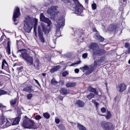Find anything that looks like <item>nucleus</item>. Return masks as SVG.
<instances>
[{
	"label": "nucleus",
	"instance_id": "obj_57",
	"mask_svg": "<svg viewBox=\"0 0 130 130\" xmlns=\"http://www.w3.org/2000/svg\"><path fill=\"white\" fill-rule=\"evenodd\" d=\"M3 76L2 75H0V82L2 80V78Z\"/></svg>",
	"mask_w": 130,
	"mask_h": 130
},
{
	"label": "nucleus",
	"instance_id": "obj_32",
	"mask_svg": "<svg viewBox=\"0 0 130 130\" xmlns=\"http://www.w3.org/2000/svg\"><path fill=\"white\" fill-rule=\"evenodd\" d=\"M94 96V95L92 93H90L89 95H87V98L88 99H90L93 97Z\"/></svg>",
	"mask_w": 130,
	"mask_h": 130
},
{
	"label": "nucleus",
	"instance_id": "obj_59",
	"mask_svg": "<svg viewBox=\"0 0 130 130\" xmlns=\"http://www.w3.org/2000/svg\"><path fill=\"white\" fill-rule=\"evenodd\" d=\"M70 123H71L73 125H74L75 124V123H74L71 122H70Z\"/></svg>",
	"mask_w": 130,
	"mask_h": 130
},
{
	"label": "nucleus",
	"instance_id": "obj_41",
	"mask_svg": "<svg viewBox=\"0 0 130 130\" xmlns=\"http://www.w3.org/2000/svg\"><path fill=\"white\" fill-rule=\"evenodd\" d=\"M55 70V71H56L60 67V66L59 65L53 67Z\"/></svg>",
	"mask_w": 130,
	"mask_h": 130
},
{
	"label": "nucleus",
	"instance_id": "obj_26",
	"mask_svg": "<svg viewBox=\"0 0 130 130\" xmlns=\"http://www.w3.org/2000/svg\"><path fill=\"white\" fill-rule=\"evenodd\" d=\"M56 28V32L55 34V36L58 37L61 36L60 32V28Z\"/></svg>",
	"mask_w": 130,
	"mask_h": 130
},
{
	"label": "nucleus",
	"instance_id": "obj_55",
	"mask_svg": "<svg viewBox=\"0 0 130 130\" xmlns=\"http://www.w3.org/2000/svg\"><path fill=\"white\" fill-rule=\"evenodd\" d=\"M130 53V47H129L128 49V51H127L125 52V53L126 54H129Z\"/></svg>",
	"mask_w": 130,
	"mask_h": 130
},
{
	"label": "nucleus",
	"instance_id": "obj_35",
	"mask_svg": "<svg viewBox=\"0 0 130 130\" xmlns=\"http://www.w3.org/2000/svg\"><path fill=\"white\" fill-rule=\"evenodd\" d=\"M6 121V122L5 124L6 126L5 127H7L10 126L11 124V123L10 122V121L8 120H7V119Z\"/></svg>",
	"mask_w": 130,
	"mask_h": 130
},
{
	"label": "nucleus",
	"instance_id": "obj_30",
	"mask_svg": "<svg viewBox=\"0 0 130 130\" xmlns=\"http://www.w3.org/2000/svg\"><path fill=\"white\" fill-rule=\"evenodd\" d=\"M116 28V26H115L113 25H110L109 27L108 30L110 31H112L114 30V28Z\"/></svg>",
	"mask_w": 130,
	"mask_h": 130
},
{
	"label": "nucleus",
	"instance_id": "obj_25",
	"mask_svg": "<svg viewBox=\"0 0 130 130\" xmlns=\"http://www.w3.org/2000/svg\"><path fill=\"white\" fill-rule=\"evenodd\" d=\"M77 127L79 130H87L85 127L79 124H77Z\"/></svg>",
	"mask_w": 130,
	"mask_h": 130
},
{
	"label": "nucleus",
	"instance_id": "obj_34",
	"mask_svg": "<svg viewBox=\"0 0 130 130\" xmlns=\"http://www.w3.org/2000/svg\"><path fill=\"white\" fill-rule=\"evenodd\" d=\"M17 99L16 98H14L13 100H12L11 101L10 103L11 105H15L17 101Z\"/></svg>",
	"mask_w": 130,
	"mask_h": 130
},
{
	"label": "nucleus",
	"instance_id": "obj_9",
	"mask_svg": "<svg viewBox=\"0 0 130 130\" xmlns=\"http://www.w3.org/2000/svg\"><path fill=\"white\" fill-rule=\"evenodd\" d=\"M83 72L86 71V74L87 75L91 73L94 70L93 67L92 66H89L88 67L87 66H84L80 68Z\"/></svg>",
	"mask_w": 130,
	"mask_h": 130
},
{
	"label": "nucleus",
	"instance_id": "obj_54",
	"mask_svg": "<svg viewBox=\"0 0 130 130\" xmlns=\"http://www.w3.org/2000/svg\"><path fill=\"white\" fill-rule=\"evenodd\" d=\"M79 70L78 69H76L74 70V71L76 73H78L79 72Z\"/></svg>",
	"mask_w": 130,
	"mask_h": 130
},
{
	"label": "nucleus",
	"instance_id": "obj_20",
	"mask_svg": "<svg viewBox=\"0 0 130 130\" xmlns=\"http://www.w3.org/2000/svg\"><path fill=\"white\" fill-rule=\"evenodd\" d=\"M34 21V31L35 32V35L37 36V33L36 32V28L37 26V25L38 20L36 19L35 18L34 19L33 21Z\"/></svg>",
	"mask_w": 130,
	"mask_h": 130
},
{
	"label": "nucleus",
	"instance_id": "obj_37",
	"mask_svg": "<svg viewBox=\"0 0 130 130\" xmlns=\"http://www.w3.org/2000/svg\"><path fill=\"white\" fill-rule=\"evenodd\" d=\"M32 94L31 93H29L27 95V98L28 99H31L32 97Z\"/></svg>",
	"mask_w": 130,
	"mask_h": 130
},
{
	"label": "nucleus",
	"instance_id": "obj_22",
	"mask_svg": "<svg viewBox=\"0 0 130 130\" xmlns=\"http://www.w3.org/2000/svg\"><path fill=\"white\" fill-rule=\"evenodd\" d=\"M20 120V118H17L15 120H13V122L12 123V125H14L18 124Z\"/></svg>",
	"mask_w": 130,
	"mask_h": 130
},
{
	"label": "nucleus",
	"instance_id": "obj_31",
	"mask_svg": "<svg viewBox=\"0 0 130 130\" xmlns=\"http://www.w3.org/2000/svg\"><path fill=\"white\" fill-rule=\"evenodd\" d=\"M57 82L54 79H53L51 81V83L54 85H56L57 84Z\"/></svg>",
	"mask_w": 130,
	"mask_h": 130
},
{
	"label": "nucleus",
	"instance_id": "obj_38",
	"mask_svg": "<svg viewBox=\"0 0 130 130\" xmlns=\"http://www.w3.org/2000/svg\"><path fill=\"white\" fill-rule=\"evenodd\" d=\"M111 117V114L109 112H108L106 116V118L107 119H109Z\"/></svg>",
	"mask_w": 130,
	"mask_h": 130
},
{
	"label": "nucleus",
	"instance_id": "obj_3",
	"mask_svg": "<svg viewBox=\"0 0 130 130\" xmlns=\"http://www.w3.org/2000/svg\"><path fill=\"white\" fill-rule=\"evenodd\" d=\"M25 118L22 123V125L25 128L31 129L34 128V126L35 122L32 120L27 118L26 116L25 117Z\"/></svg>",
	"mask_w": 130,
	"mask_h": 130
},
{
	"label": "nucleus",
	"instance_id": "obj_53",
	"mask_svg": "<svg viewBox=\"0 0 130 130\" xmlns=\"http://www.w3.org/2000/svg\"><path fill=\"white\" fill-rule=\"evenodd\" d=\"M93 30L95 32V33H94V34H96V33H98V31L95 28H94L93 29Z\"/></svg>",
	"mask_w": 130,
	"mask_h": 130
},
{
	"label": "nucleus",
	"instance_id": "obj_62",
	"mask_svg": "<svg viewBox=\"0 0 130 130\" xmlns=\"http://www.w3.org/2000/svg\"><path fill=\"white\" fill-rule=\"evenodd\" d=\"M88 0H85L86 3H87L88 2Z\"/></svg>",
	"mask_w": 130,
	"mask_h": 130
},
{
	"label": "nucleus",
	"instance_id": "obj_19",
	"mask_svg": "<svg viewBox=\"0 0 130 130\" xmlns=\"http://www.w3.org/2000/svg\"><path fill=\"white\" fill-rule=\"evenodd\" d=\"M39 60L38 59L35 60L33 65L35 69H38L39 67Z\"/></svg>",
	"mask_w": 130,
	"mask_h": 130
},
{
	"label": "nucleus",
	"instance_id": "obj_23",
	"mask_svg": "<svg viewBox=\"0 0 130 130\" xmlns=\"http://www.w3.org/2000/svg\"><path fill=\"white\" fill-rule=\"evenodd\" d=\"M76 85V84L75 83L70 82L67 83L66 85V86L68 87H72Z\"/></svg>",
	"mask_w": 130,
	"mask_h": 130
},
{
	"label": "nucleus",
	"instance_id": "obj_52",
	"mask_svg": "<svg viewBox=\"0 0 130 130\" xmlns=\"http://www.w3.org/2000/svg\"><path fill=\"white\" fill-rule=\"evenodd\" d=\"M129 45V44L127 43H126L125 44V46L126 48H128Z\"/></svg>",
	"mask_w": 130,
	"mask_h": 130
},
{
	"label": "nucleus",
	"instance_id": "obj_10",
	"mask_svg": "<svg viewBox=\"0 0 130 130\" xmlns=\"http://www.w3.org/2000/svg\"><path fill=\"white\" fill-rule=\"evenodd\" d=\"M20 15L19 9L18 7H16L14 10L13 14V19L14 22L16 21V18H18Z\"/></svg>",
	"mask_w": 130,
	"mask_h": 130
},
{
	"label": "nucleus",
	"instance_id": "obj_47",
	"mask_svg": "<svg viewBox=\"0 0 130 130\" xmlns=\"http://www.w3.org/2000/svg\"><path fill=\"white\" fill-rule=\"evenodd\" d=\"M23 67H21L20 68H17L18 70L19 71H22L23 70Z\"/></svg>",
	"mask_w": 130,
	"mask_h": 130
},
{
	"label": "nucleus",
	"instance_id": "obj_45",
	"mask_svg": "<svg viewBox=\"0 0 130 130\" xmlns=\"http://www.w3.org/2000/svg\"><path fill=\"white\" fill-rule=\"evenodd\" d=\"M80 62H81V61H77V62H76V63H73L71 64L70 65V66H73L74 65L76 64H79L80 63Z\"/></svg>",
	"mask_w": 130,
	"mask_h": 130
},
{
	"label": "nucleus",
	"instance_id": "obj_18",
	"mask_svg": "<svg viewBox=\"0 0 130 130\" xmlns=\"http://www.w3.org/2000/svg\"><path fill=\"white\" fill-rule=\"evenodd\" d=\"M89 46V48L93 50V51L94 50H96L99 48L98 45L96 43H91Z\"/></svg>",
	"mask_w": 130,
	"mask_h": 130
},
{
	"label": "nucleus",
	"instance_id": "obj_11",
	"mask_svg": "<svg viewBox=\"0 0 130 130\" xmlns=\"http://www.w3.org/2000/svg\"><path fill=\"white\" fill-rule=\"evenodd\" d=\"M38 34L39 38L42 42L44 43L45 42L44 39L43 37L42 31L41 30V28L40 26H38Z\"/></svg>",
	"mask_w": 130,
	"mask_h": 130
},
{
	"label": "nucleus",
	"instance_id": "obj_51",
	"mask_svg": "<svg viewBox=\"0 0 130 130\" xmlns=\"http://www.w3.org/2000/svg\"><path fill=\"white\" fill-rule=\"evenodd\" d=\"M55 71H55V70L54 67L52 68L50 70V72L52 73H54Z\"/></svg>",
	"mask_w": 130,
	"mask_h": 130
},
{
	"label": "nucleus",
	"instance_id": "obj_13",
	"mask_svg": "<svg viewBox=\"0 0 130 130\" xmlns=\"http://www.w3.org/2000/svg\"><path fill=\"white\" fill-rule=\"evenodd\" d=\"M40 20L41 21L44 22L45 23H48L51 22L49 19L47 18H46L43 15V13H41L40 14Z\"/></svg>",
	"mask_w": 130,
	"mask_h": 130
},
{
	"label": "nucleus",
	"instance_id": "obj_24",
	"mask_svg": "<svg viewBox=\"0 0 130 130\" xmlns=\"http://www.w3.org/2000/svg\"><path fill=\"white\" fill-rule=\"evenodd\" d=\"M7 63L5 60L4 59H3L2 64V69H4L5 67H7Z\"/></svg>",
	"mask_w": 130,
	"mask_h": 130
},
{
	"label": "nucleus",
	"instance_id": "obj_8",
	"mask_svg": "<svg viewBox=\"0 0 130 130\" xmlns=\"http://www.w3.org/2000/svg\"><path fill=\"white\" fill-rule=\"evenodd\" d=\"M58 7L56 6H52L47 11V12L51 16L52 18L54 19L55 17V11L56 10Z\"/></svg>",
	"mask_w": 130,
	"mask_h": 130
},
{
	"label": "nucleus",
	"instance_id": "obj_64",
	"mask_svg": "<svg viewBox=\"0 0 130 130\" xmlns=\"http://www.w3.org/2000/svg\"><path fill=\"white\" fill-rule=\"evenodd\" d=\"M128 63L129 64H130V60H129V61H128Z\"/></svg>",
	"mask_w": 130,
	"mask_h": 130
},
{
	"label": "nucleus",
	"instance_id": "obj_49",
	"mask_svg": "<svg viewBox=\"0 0 130 130\" xmlns=\"http://www.w3.org/2000/svg\"><path fill=\"white\" fill-rule=\"evenodd\" d=\"M87 56V53H84L82 57L84 58H86Z\"/></svg>",
	"mask_w": 130,
	"mask_h": 130
},
{
	"label": "nucleus",
	"instance_id": "obj_58",
	"mask_svg": "<svg viewBox=\"0 0 130 130\" xmlns=\"http://www.w3.org/2000/svg\"><path fill=\"white\" fill-rule=\"evenodd\" d=\"M79 31V30H76V31H75V35H76V33L77 32H78V31Z\"/></svg>",
	"mask_w": 130,
	"mask_h": 130
},
{
	"label": "nucleus",
	"instance_id": "obj_60",
	"mask_svg": "<svg viewBox=\"0 0 130 130\" xmlns=\"http://www.w3.org/2000/svg\"><path fill=\"white\" fill-rule=\"evenodd\" d=\"M46 75V74L45 73H43L42 74V75L43 76H45Z\"/></svg>",
	"mask_w": 130,
	"mask_h": 130
},
{
	"label": "nucleus",
	"instance_id": "obj_56",
	"mask_svg": "<svg viewBox=\"0 0 130 130\" xmlns=\"http://www.w3.org/2000/svg\"><path fill=\"white\" fill-rule=\"evenodd\" d=\"M35 81V82L38 85H40V84L38 82V80L36 79H34Z\"/></svg>",
	"mask_w": 130,
	"mask_h": 130
},
{
	"label": "nucleus",
	"instance_id": "obj_44",
	"mask_svg": "<svg viewBox=\"0 0 130 130\" xmlns=\"http://www.w3.org/2000/svg\"><path fill=\"white\" fill-rule=\"evenodd\" d=\"M35 118L36 120H38L41 118V117L40 115H36L35 117Z\"/></svg>",
	"mask_w": 130,
	"mask_h": 130
},
{
	"label": "nucleus",
	"instance_id": "obj_12",
	"mask_svg": "<svg viewBox=\"0 0 130 130\" xmlns=\"http://www.w3.org/2000/svg\"><path fill=\"white\" fill-rule=\"evenodd\" d=\"M104 51L103 49H100L99 48L96 50H94L93 51L94 55L96 56H100L104 53Z\"/></svg>",
	"mask_w": 130,
	"mask_h": 130
},
{
	"label": "nucleus",
	"instance_id": "obj_42",
	"mask_svg": "<svg viewBox=\"0 0 130 130\" xmlns=\"http://www.w3.org/2000/svg\"><path fill=\"white\" fill-rule=\"evenodd\" d=\"M92 7L93 9H95L96 8V4L93 3L92 4Z\"/></svg>",
	"mask_w": 130,
	"mask_h": 130
},
{
	"label": "nucleus",
	"instance_id": "obj_40",
	"mask_svg": "<svg viewBox=\"0 0 130 130\" xmlns=\"http://www.w3.org/2000/svg\"><path fill=\"white\" fill-rule=\"evenodd\" d=\"M6 119H5L4 118H2L1 119V122L0 124L1 125L3 124L6 121Z\"/></svg>",
	"mask_w": 130,
	"mask_h": 130
},
{
	"label": "nucleus",
	"instance_id": "obj_46",
	"mask_svg": "<svg viewBox=\"0 0 130 130\" xmlns=\"http://www.w3.org/2000/svg\"><path fill=\"white\" fill-rule=\"evenodd\" d=\"M68 73L67 71H66L62 73V75L63 76L65 77L68 74Z\"/></svg>",
	"mask_w": 130,
	"mask_h": 130
},
{
	"label": "nucleus",
	"instance_id": "obj_39",
	"mask_svg": "<svg viewBox=\"0 0 130 130\" xmlns=\"http://www.w3.org/2000/svg\"><path fill=\"white\" fill-rule=\"evenodd\" d=\"M7 93V92L2 90H0V95H2L6 94Z\"/></svg>",
	"mask_w": 130,
	"mask_h": 130
},
{
	"label": "nucleus",
	"instance_id": "obj_2",
	"mask_svg": "<svg viewBox=\"0 0 130 130\" xmlns=\"http://www.w3.org/2000/svg\"><path fill=\"white\" fill-rule=\"evenodd\" d=\"M34 20V19L32 20V19L29 16H27L26 17L24 29L26 32H29L30 31L32 27Z\"/></svg>",
	"mask_w": 130,
	"mask_h": 130
},
{
	"label": "nucleus",
	"instance_id": "obj_6",
	"mask_svg": "<svg viewBox=\"0 0 130 130\" xmlns=\"http://www.w3.org/2000/svg\"><path fill=\"white\" fill-rule=\"evenodd\" d=\"M47 25L46 26L43 22L41 23V26L42 31L45 35L48 34L50 31L51 26V22L47 23Z\"/></svg>",
	"mask_w": 130,
	"mask_h": 130
},
{
	"label": "nucleus",
	"instance_id": "obj_15",
	"mask_svg": "<svg viewBox=\"0 0 130 130\" xmlns=\"http://www.w3.org/2000/svg\"><path fill=\"white\" fill-rule=\"evenodd\" d=\"M34 90V87L32 86H27L23 89V91L27 92H32Z\"/></svg>",
	"mask_w": 130,
	"mask_h": 130
},
{
	"label": "nucleus",
	"instance_id": "obj_14",
	"mask_svg": "<svg viewBox=\"0 0 130 130\" xmlns=\"http://www.w3.org/2000/svg\"><path fill=\"white\" fill-rule=\"evenodd\" d=\"M126 88V86L124 84H121L118 85L117 87V89L119 92H122L125 90Z\"/></svg>",
	"mask_w": 130,
	"mask_h": 130
},
{
	"label": "nucleus",
	"instance_id": "obj_5",
	"mask_svg": "<svg viewBox=\"0 0 130 130\" xmlns=\"http://www.w3.org/2000/svg\"><path fill=\"white\" fill-rule=\"evenodd\" d=\"M100 125L104 130H113L114 128L112 123L105 121L101 122Z\"/></svg>",
	"mask_w": 130,
	"mask_h": 130
},
{
	"label": "nucleus",
	"instance_id": "obj_36",
	"mask_svg": "<svg viewBox=\"0 0 130 130\" xmlns=\"http://www.w3.org/2000/svg\"><path fill=\"white\" fill-rule=\"evenodd\" d=\"M63 2L66 4H68V5H71V2L70 1L68 0H63Z\"/></svg>",
	"mask_w": 130,
	"mask_h": 130
},
{
	"label": "nucleus",
	"instance_id": "obj_61",
	"mask_svg": "<svg viewBox=\"0 0 130 130\" xmlns=\"http://www.w3.org/2000/svg\"><path fill=\"white\" fill-rule=\"evenodd\" d=\"M2 105L0 103V107H2Z\"/></svg>",
	"mask_w": 130,
	"mask_h": 130
},
{
	"label": "nucleus",
	"instance_id": "obj_16",
	"mask_svg": "<svg viewBox=\"0 0 130 130\" xmlns=\"http://www.w3.org/2000/svg\"><path fill=\"white\" fill-rule=\"evenodd\" d=\"M95 39L98 41L102 42L104 40V38L102 36H100L98 33L96 34H95L94 36Z\"/></svg>",
	"mask_w": 130,
	"mask_h": 130
},
{
	"label": "nucleus",
	"instance_id": "obj_4",
	"mask_svg": "<svg viewBox=\"0 0 130 130\" xmlns=\"http://www.w3.org/2000/svg\"><path fill=\"white\" fill-rule=\"evenodd\" d=\"M75 4V8L73 9L74 10L75 13L78 15L79 14L82 12L83 7L82 5L80 4L77 0H73Z\"/></svg>",
	"mask_w": 130,
	"mask_h": 130
},
{
	"label": "nucleus",
	"instance_id": "obj_43",
	"mask_svg": "<svg viewBox=\"0 0 130 130\" xmlns=\"http://www.w3.org/2000/svg\"><path fill=\"white\" fill-rule=\"evenodd\" d=\"M92 101L93 103L94 104L96 107H98V106L99 105V104L98 103L96 102L95 101V100H92Z\"/></svg>",
	"mask_w": 130,
	"mask_h": 130
},
{
	"label": "nucleus",
	"instance_id": "obj_1",
	"mask_svg": "<svg viewBox=\"0 0 130 130\" xmlns=\"http://www.w3.org/2000/svg\"><path fill=\"white\" fill-rule=\"evenodd\" d=\"M17 53L20 54L21 57H22L28 64L30 65L33 64V59L32 57L27 53L25 49L20 50H18Z\"/></svg>",
	"mask_w": 130,
	"mask_h": 130
},
{
	"label": "nucleus",
	"instance_id": "obj_7",
	"mask_svg": "<svg viewBox=\"0 0 130 130\" xmlns=\"http://www.w3.org/2000/svg\"><path fill=\"white\" fill-rule=\"evenodd\" d=\"M65 25V19L63 17H61L56 20L55 24L56 28H60L63 27Z\"/></svg>",
	"mask_w": 130,
	"mask_h": 130
},
{
	"label": "nucleus",
	"instance_id": "obj_17",
	"mask_svg": "<svg viewBox=\"0 0 130 130\" xmlns=\"http://www.w3.org/2000/svg\"><path fill=\"white\" fill-rule=\"evenodd\" d=\"M75 104L78 107H83L84 105V103L80 100H77L75 103Z\"/></svg>",
	"mask_w": 130,
	"mask_h": 130
},
{
	"label": "nucleus",
	"instance_id": "obj_48",
	"mask_svg": "<svg viewBox=\"0 0 130 130\" xmlns=\"http://www.w3.org/2000/svg\"><path fill=\"white\" fill-rule=\"evenodd\" d=\"M101 111L102 112L104 113L105 112L106 110L105 108L103 107L101 109Z\"/></svg>",
	"mask_w": 130,
	"mask_h": 130
},
{
	"label": "nucleus",
	"instance_id": "obj_27",
	"mask_svg": "<svg viewBox=\"0 0 130 130\" xmlns=\"http://www.w3.org/2000/svg\"><path fill=\"white\" fill-rule=\"evenodd\" d=\"M60 92L64 95H66L68 93L67 89L64 88L61 89L60 90Z\"/></svg>",
	"mask_w": 130,
	"mask_h": 130
},
{
	"label": "nucleus",
	"instance_id": "obj_21",
	"mask_svg": "<svg viewBox=\"0 0 130 130\" xmlns=\"http://www.w3.org/2000/svg\"><path fill=\"white\" fill-rule=\"evenodd\" d=\"M10 41H8L7 44V47L6 48V52L7 53L8 55H10L11 54L10 53Z\"/></svg>",
	"mask_w": 130,
	"mask_h": 130
},
{
	"label": "nucleus",
	"instance_id": "obj_29",
	"mask_svg": "<svg viewBox=\"0 0 130 130\" xmlns=\"http://www.w3.org/2000/svg\"><path fill=\"white\" fill-rule=\"evenodd\" d=\"M58 126L59 128L61 130H66L65 126L62 124H60Z\"/></svg>",
	"mask_w": 130,
	"mask_h": 130
},
{
	"label": "nucleus",
	"instance_id": "obj_28",
	"mask_svg": "<svg viewBox=\"0 0 130 130\" xmlns=\"http://www.w3.org/2000/svg\"><path fill=\"white\" fill-rule=\"evenodd\" d=\"M88 89L90 91L94 92L96 94H97L98 93V92L96 91L95 89L92 88L91 87H89Z\"/></svg>",
	"mask_w": 130,
	"mask_h": 130
},
{
	"label": "nucleus",
	"instance_id": "obj_63",
	"mask_svg": "<svg viewBox=\"0 0 130 130\" xmlns=\"http://www.w3.org/2000/svg\"><path fill=\"white\" fill-rule=\"evenodd\" d=\"M9 120L10 121V122H12V120H13V119H9Z\"/></svg>",
	"mask_w": 130,
	"mask_h": 130
},
{
	"label": "nucleus",
	"instance_id": "obj_50",
	"mask_svg": "<svg viewBox=\"0 0 130 130\" xmlns=\"http://www.w3.org/2000/svg\"><path fill=\"white\" fill-rule=\"evenodd\" d=\"M55 121L56 123L58 124L60 122V120L58 119H55Z\"/></svg>",
	"mask_w": 130,
	"mask_h": 130
},
{
	"label": "nucleus",
	"instance_id": "obj_33",
	"mask_svg": "<svg viewBox=\"0 0 130 130\" xmlns=\"http://www.w3.org/2000/svg\"><path fill=\"white\" fill-rule=\"evenodd\" d=\"M43 116L46 119H48L50 117L49 115L47 112L44 113L43 114Z\"/></svg>",
	"mask_w": 130,
	"mask_h": 130
}]
</instances>
